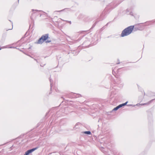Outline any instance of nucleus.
<instances>
[{"label": "nucleus", "instance_id": "2", "mask_svg": "<svg viewBox=\"0 0 155 155\" xmlns=\"http://www.w3.org/2000/svg\"><path fill=\"white\" fill-rule=\"evenodd\" d=\"M49 38L48 34H46L43 35L38 40L37 43L39 44H42L45 41Z\"/></svg>", "mask_w": 155, "mask_h": 155}, {"label": "nucleus", "instance_id": "1", "mask_svg": "<svg viewBox=\"0 0 155 155\" xmlns=\"http://www.w3.org/2000/svg\"><path fill=\"white\" fill-rule=\"evenodd\" d=\"M134 28V26L132 25L126 28L122 31L121 36L123 37L129 35L132 32Z\"/></svg>", "mask_w": 155, "mask_h": 155}, {"label": "nucleus", "instance_id": "7", "mask_svg": "<svg viewBox=\"0 0 155 155\" xmlns=\"http://www.w3.org/2000/svg\"><path fill=\"white\" fill-rule=\"evenodd\" d=\"M1 48H0V50H1Z\"/></svg>", "mask_w": 155, "mask_h": 155}, {"label": "nucleus", "instance_id": "4", "mask_svg": "<svg viewBox=\"0 0 155 155\" xmlns=\"http://www.w3.org/2000/svg\"><path fill=\"white\" fill-rule=\"evenodd\" d=\"M127 102H126V103H125L123 104H122L119 105H118V106H117L116 107L114 108L113 109V110H117L119 108L122 107V106H125V105H126V104H127Z\"/></svg>", "mask_w": 155, "mask_h": 155}, {"label": "nucleus", "instance_id": "5", "mask_svg": "<svg viewBox=\"0 0 155 155\" xmlns=\"http://www.w3.org/2000/svg\"><path fill=\"white\" fill-rule=\"evenodd\" d=\"M84 133L85 134H91V132L90 131H85L84 132Z\"/></svg>", "mask_w": 155, "mask_h": 155}, {"label": "nucleus", "instance_id": "3", "mask_svg": "<svg viewBox=\"0 0 155 155\" xmlns=\"http://www.w3.org/2000/svg\"><path fill=\"white\" fill-rule=\"evenodd\" d=\"M38 148L37 147H36L35 148H33L32 149L29 150L28 151H27L24 154V155H28L30 153L32 152L35 151V150L37 149Z\"/></svg>", "mask_w": 155, "mask_h": 155}, {"label": "nucleus", "instance_id": "6", "mask_svg": "<svg viewBox=\"0 0 155 155\" xmlns=\"http://www.w3.org/2000/svg\"><path fill=\"white\" fill-rule=\"evenodd\" d=\"M50 41H48H48H46V42H49Z\"/></svg>", "mask_w": 155, "mask_h": 155}]
</instances>
